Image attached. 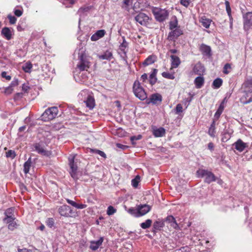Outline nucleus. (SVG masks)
Here are the masks:
<instances>
[{"mask_svg": "<svg viewBox=\"0 0 252 252\" xmlns=\"http://www.w3.org/2000/svg\"><path fill=\"white\" fill-rule=\"evenodd\" d=\"M152 12L157 22H163L168 18L169 11L165 8L153 7Z\"/></svg>", "mask_w": 252, "mask_h": 252, "instance_id": "nucleus-1", "label": "nucleus"}, {"mask_svg": "<svg viewBox=\"0 0 252 252\" xmlns=\"http://www.w3.org/2000/svg\"><path fill=\"white\" fill-rule=\"evenodd\" d=\"M75 157L70 155L68 157L69 165L70 166L69 173L75 181H77L82 176V172L78 170L77 162L75 161Z\"/></svg>", "mask_w": 252, "mask_h": 252, "instance_id": "nucleus-2", "label": "nucleus"}, {"mask_svg": "<svg viewBox=\"0 0 252 252\" xmlns=\"http://www.w3.org/2000/svg\"><path fill=\"white\" fill-rule=\"evenodd\" d=\"M133 91L135 95L140 100H144L147 97L144 89L138 80L134 81L133 85Z\"/></svg>", "mask_w": 252, "mask_h": 252, "instance_id": "nucleus-3", "label": "nucleus"}, {"mask_svg": "<svg viewBox=\"0 0 252 252\" xmlns=\"http://www.w3.org/2000/svg\"><path fill=\"white\" fill-rule=\"evenodd\" d=\"M58 113V109L54 106L46 109L41 116V119L45 122H47L54 119Z\"/></svg>", "mask_w": 252, "mask_h": 252, "instance_id": "nucleus-4", "label": "nucleus"}, {"mask_svg": "<svg viewBox=\"0 0 252 252\" xmlns=\"http://www.w3.org/2000/svg\"><path fill=\"white\" fill-rule=\"evenodd\" d=\"M198 177L204 178L205 182L210 184L216 180V177L215 175L211 171L207 170L199 169L196 172Z\"/></svg>", "mask_w": 252, "mask_h": 252, "instance_id": "nucleus-5", "label": "nucleus"}, {"mask_svg": "<svg viewBox=\"0 0 252 252\" xmlns=\"http://www.w3.org/2000/svg\"><path fill=\"white\" fill-rule=\"evenodd\" d=\"M59 213L62 216L65 217H74L77 216V212L74 211L70 206L67 205H63L59 208Z\"/></svg>", "mask_w": 252, "mask_h": 252, "instance_id": "nucleus-6", "label": "nucleus"}, {"mask_svg": "<svg viewBox=\"0 0 252 252\" xmlns=\"http://www.w3.org/2000/svg\"><path fill=\"white\" fill-rule=\"evenodd\" d=\"M79 59V61L77 65V68L81 71L87 70L91 65L88 59L83 54L80 55Z\"/></svg>", "mask_w": 252, "mask_h": 252, "instance_id": "nucleus-7", "label": "nucleus"}, {"mask_svg": "<svg viewBox=\"0 0 252 252\" xmlns=\"http://www.w3.org/2000/svg\"><path fill=\"white\" fill-rule=\"evenodd\" d=\"M135 21L142 26H147L149 24L150 18L144 13H139L135 17Z\"/></svg>", "mask_w": 252, "mask_h": 252, "instance_id": "nucleus-8", "label": "nucleus"}, {"mask_svg": "<svg viewBox=\"0 0 252 252\" xmlns=\"http://www.w3.org/2000/svg\"><path fill=\"white\" fill-rule=\"evenodd\" d=\"M34 147L35 151L39 154L47 157L51 155V152L46 149L44 144L42 142L35 144Z\"/></svg>", "mask_w": 252, "mask_h": 252, "instance_id": "nucleus-9", "label": "nucleus"}, {"mask_svg": "<svg viewBox=\"0 0 252 252\" xmlns=\"http://www.w3.org/2000/svg\"><path fill=\"white\" fill-rule=\"evenodd\" d=\"M182 30L179 28H176L175 30H172L168 35L167 39L170 41H175L179 36L183 34Z\"/></svg>", "mask_w": 252, "mask_h": 252, "instance_id": "nucleus-10", "label": "nucleus"}, {"mask_svg": "<svg viewBox=\"0 0 252 252\" xmlns=\"http://www.w3.org/2000/svg\"><path fill=\"white\" fill-rule=\"evenodd\" d=\"M151 206L147 205H140L137 206L138 215L137 217H140L145 215L151 210Z\"/></svg>", "mask_w": 252, "mask_h": 252, "instance_id": "nucleus-11", "label": "nucleus"}, {"mask_svg": "<svg viewBox=\"0 0 252 252\" xmlns=\"http://www.w3.org/2000/svg\"><path fill=\"white\" fill-rule=\"evenodd\" d=\"M251 26H252V12H248L244 16V28L246 31H248Z\"/></svg>", "mask_w": 252, "mask_h": 252, "instance_id": "nucleus-12", "label": "nucleus"}, {"mask_svg": "<svg viewBox=\"0 0 252 252\" xmlns=\"http://www.w3.org/2000/svg\"><path fill=\"white\" fill-rule=\"evenodd\" d=\"M92 8L93 6L91 5H85L80 7L77 11V14L80 16V19L87 15Z\"/></svg>", "mask_w": 252, "mask_h": 252, "instance_id": "nucleus-13", "label": "nucleus"}, {"mask_svg": "<svg viewBox=\"0 0 252 252\" xmlns=\"http://www.w3.org/2000/svg\"><path fill=\"white\" fill-rule=\"evenodd\" d=\"M162 99L161 94L158 93L154 94L150 96L148 103H152L153 104H158L162 101Z\"/></svg>", "mask_w": 252, "mask_h": 252, "instance_id": "nucleus-14", "label": "nucleus"}, {"mask_svg": "<svg viewBox=\"0 0 252 252\" xmlns=\"http://www.w3.org/2000/svg\"><path fill=\"white\" fill-rule=\"evenodd\" d=\"M103 242V237H101L97 241H92L90 242V248L93 251H96L102 245Z\"/></svg>", "mask_w": 252, "mask_h": 252, "instance_id": "nucleus-15", "label": "nucleus"}, {"mask_svg": "<svg viewBox=\"0 0 252 252\" xmlns=\"http://www.w3.org/2000/svg\"><path fill=\"white\" fill-rule=\"evenodd\" d=\"M106 32L104 30H100L96 31L91 37V39L93 41H95L100 39L104 36Z\"/></svg>", "mask_w": 252, "mask_h": 252, "instance_id": "nucleus-16", "label": "nucleus"}, {"mask_svg": "<svg viewBox=\"0 0 252 252\" xmlns=\"http://www.w3.org/2000/svg\"><path fill=\"white\" fill-rule=\"evenodd\" d=\"M153 134L156 137H162L165 134V130L163 127L155 128L153 130Z\"/></svg>", "mask_w": 252, "mask_h": 252, "instance_id": "nucleus-17", "label": "nucleus"}, {"mask_svg": "<svg viewBox=\"0 0 252 252\" xmlns=\"http://www.w3.org/2000/svg\"><path fill=\"white\" fill-rule=\"evenodd\" d=\"M204 66L199 63H196L193 67V71L196 74L201 75L204 71Z\"/></svg>", "mask_w": 252, "mask_h": 252, "instance_id": "nucleus-18", "label": "nucleus"}, {"mask_svg": "<svg viewBox=\"0 0 252 252\" xmlns=\"http://www.w3.org/2000/svg\"><path fill=\"white\" fill-rule=\"evenodd\" d=\"M1 35L7 40H10L11 39L12 32L9 28H3L1 31Z\"/></svg>", "mask_w": 252, "mask_h": 252, "instance_id": "nucleus-19", "label": "nucleus"}, {"mask_svg": "<svg viewBox=\"0 0 252 252\" xmlns=\"http://www.w3.org/2000/svg\"><path fill=\"white\" fill-rule=\"evenodd\" d=\"M66 201L69 204L75 207L77 209H83L86 208L87 207L86 204H78V203H76L75 201L71 200L68 198L66 199Z\"/></svg>", "mask_w": 252, "mask_h": 252, "instance_id": "nucleus-20", "label": "nucleus"}, {"mask_svg": "<svg viewBox=\"0 0 252 252\" xmlns=\"http://www.w3.org/2000/svg\"><path fill=\"white\" fill-rule=\"evenodd\" d=\"M166 221L170 223L171 226H172L175 229H178L179 228V225L175 220V219L173 216H168L166 218Z\"/></svg>", "mask_w": 252, "mask_h": 252, "instance_id": "nucleus-21", "label": "nucleus"}, {"mask_svg": "<svg viewBox=\"0 0 252 252\" xmlns=\"http://www.w3.org/2000/svg\"><path fill=\"white\" fill-rule=\"evenodd\" d=\"M87 107L90 109H92L95 106V100L94 98L90 95H89L87 100L85 101Z\"/></svg>", "mask_w": 252, "mask_h": 252, "instance_id": "nucleus-22", "label": "nucleus"}, {"mask_svg": "<svg viewBox=\"0 0 252 252\" xmlns=\"http://www.w3.org/2000/svg\"><path fill=\"white\" fill-rule=\"evenodd\" d=\"M200 50L203 54L206 56L211 55V49L209 46L202 44L200 47Z\"/></svg>", "mask_w": 252, "mask_h": 252, "instance_id": "nucleus-23", "label": "nucleus"}, {"mask_svg": "<svg viewBox=\"0 0 252 252\" xmlns=\"http://www.w3.org/2000/svg\"><path fill=\"white\" fill-rule=\"evenodd\" d=\"M171 59V65L173 68H177L181 63L179 58L175 55L170 56Z\"/></svg>", "mask_w": 252, "mask_h": 252, "instance_id": "nucleus-24", "label": "nucleus"}, {"mask_svg": "<svg viewBox=\"0 0 252 252\" xmlns=\"http://www.w3.org/2000/svg\"><path fill=\"white\" fill-rule=\"evenodd\" d=\"M158 70L157 69H153L152 72L150 75L149 82L152 85H154L157 81V78L156 77Z\"/></svg>", "mask_w": 252, "mask_h": 252, "instance_id": "nucleus-25", "label": "nucleus"}, {"mask_svg": "<svg viewBox=\"0 0 252 252\" xmlns=\"http://www.w3.org/2000/svg\"><path fill=\"white\" fill-rule=\"evenodd\" d=\"M199 22L204 27L207 29L209 28L212 20L207 18L205 16H202L200 18Z\"/></svg>", "mask_w": 252, "mask_h": 252, "instance_id": "nucleus-26", "label": "nucleus"}, {"mask_svg": "<svg viewBox=\"0 0 252 252\" xmlns=\"http://www.w3.org/2000/svg\"><path fill=\"white\" fill-rule=\"evenodd\" d=\"M235 149L239 152H242L246 147V144L241 139L237 140L235 143Z\"/></svg>", "mask_w": 252, "mask_h": 252, "instance_id": "nucleus-27", "label": "nucleus"}, {"mask_svg": "<svg viewBox=\"0 0 252 252\" xmlns=\"http://www.w3.org/2000/svg\"><path fill=\"white\" fill-rule=\"evenodd\" d=\"M194 82L196 88L200 89L204 84V79L202 76H198L195 79Z\"/></svg>", "mask_w": 252, "mask_h": 252, "instance_id": "nucleus-28", "label": "nucleus"}, {"mask_svg": "<svg viewBox=\"0 0 252 252\" xmlns=\"http://www.w3.org/2000/svg\"><path fill=\"white\" fill-rule=\"evenodd\" d=\"M98 58L101 60H110L113 58V55L111 52L107 51L103 54L99 55Z\"/></svg>", "mask_w": 252, "mask_h": 252, "instance_id": "nucleus-29", "label": "nucleus"}, {"mask_svg": "<svg viewBox=\"0 0 252 252\" xmlns=\"http://www.w3.org/2000/svg\"><path fill=\"white\" fill-rule=\"evenodd\" d=\"M32 158H29L27 161L24 164V172L27 174L29 172L31 167L32 166Z\"/></svg>", "mask_w": 252, "mask_h": 252, "instance_id": "nucleus-30", "label": "nucleus"}, {"mask_svg": "<svg viewBox=\"0 0 252 252\" xmlns=\"http://www.w3.org/2000/svg\"><path fill=\"white\" fill-rule=\"evenodd\" d=\"M164 226V222L162 220H158L154 223V229L160 230Z\"/></svg>", "mask_w": 252, "mask_h": 252, "instance_id": "nucleus-31", "label": "nucleus"}, {"mask_svg": "<svg viewBox=\"0 0 252 252\" xmlns=\"http://www.w3.org/2000/svg\"><path fill=\"white\" fill-rule=\"evenodd\" d=\"M156 57L155 56H149L143 62V64L145 66L150 65L155 62Z\"/></svg>", "mask_w": 252, "mask_h": 252, "instance_id": "nucleus-32", "label": "nucleus"}, {"mask_svg": "<svg viewBox=\"0 0 252 252\" xmlns=\"http://www.w3.org/2000/svg\"><path fill=\"white\" fill-rule=\"evenodd\" d=\"M215 121H213L209 128L208 134L210 136L214 137L215 136Z\"/></svg>", "mask_w": 252, "mask_h": 252, "instance_id": "nucleus-33", "label": "nucleus"}, {"mask_svg": "<svg viewBox=\"0 0 252 252\" xmlns=\"http://www.w3.org/2000/svg\"><path fill=\"white\" fill-rule=\"evenodd\" d=\"M222 80L220 78L215 79L213 82L212 86L214 89H218L222 85Z\"/></svg>", "mask_w": 252, "mask_h": 252, "instance_id": "nucleus-34", "label": "nucleus"}, {"mask_svg": "<svg viewBox=\"0 0 252 252\" xmlns=\"http://www.w3.org/2000/svg\"><path fill=\"white\" fill-rule=\"evenodd\" d=\"M152 223V220L150 219H148L145 222L141 223L140 224V226L143 229H147V228H149L151 226Z\"/></svg>", "mask_w": 252, "mask_h": 252, "instance_id": "nucleus-35", "label": "nucleus"}, {"mask_svg": "<svg viewBox=\"0 0 252 252\" xmlns=\"http://www.w3.org/2000/svg\"><path fill=\"white\" fill-rule=\"evenodd\" d=\"M162 76L165 78L169 79H174L175 78L174 73L169 72H163L162 73Z\"/></svg>", "mask_w": 252, "mask_h": 252, "instance_id": "nucleus-36", "label": "nucleus"}, {"mask_svg": "<svg viewBox=\"0 0 252 252\" xmlns=\"http://www.w3.org/2000/svg\"><path fill=\"white\" fill-rule=\"evenodd\" d=\"M61 2L63 4L65 5L66 7H69L75 3V0H61Z\"/></svg>", "mask_w": 252, "mask_h": 252, "instance_id": "nucleus-37", "label": "nucleus"}, {"mask_svg": "<svg viewBox=\"0 0 252 252\" xmlns=\"http://www.w3.org/2000/svg\"><path fill=\"white\" fill-rule=\"evenodd\" d=\"M32 68V64L31 63H27L25 65L23 66V69L26 72H31Z\"/></svg>", "mask_w": 252, "mask_h": 252, "instance_id": "nucleus-38", "label": "nucleus"}, {"mask_svg": "<svg viewBox=\"0 0 252 252\" xmlns=\"http://www.w3.org/2000/svg\"><path fill=\"white\" fill-rule=\"evenodd\" d=\"M6 157L13 159L16 157V154L14 151L10 150L6 153Z\"/></svg>", "mask_w": 252, "mask_h": 252, "instance_id": "nucleus-39", "label": "nucleus"}, {"mask_svg": "<svg viewBox=\"0 0 252 252\" xmlns=\"http://www.w3.org/2000/svg\"><path fill=\"white\" fill-rule=\"evenodd\" d=\"M116 212V209H115L113 206H109L107 210V214L109 216L113 215Z\"/></svg>", "mask_w": 252, "mask_h": 252, "instance_id": "nucleus-40", "label": "nucleus"}, {"mask_svg": "<svg viewBox=\"0 0 252 252\" xmlns=\"http://www.w3.org/2000/svg\"><path fill=\"white\" fill-rule=\"evenodd\" d=\"M139 180L140 177L139 176H137L134 179L132 180L131 184L134 188H136L138 186Z\"/></svg>", "mask_w": 252, "mask_h": 252, "instance_id": "nucleus-41", "label": "nucleus"}, {"mask_svg": "<svg viewBox=\"0 0 252 252\" xmlns=\"http://www.w3.org/2000/svg\"><path fill=\"white\" fill-rule=\"evenodd\" d=\"M127 212L133 216L137 217L138 215L137 209L134 208H130L127 210Z\"/></svg>", "mask_w": 252, "mask_h": 252, "instance_id": "nucleus-42", "label": "nucleus"}, {"mask_svg": "<svg viewBox=\"0 0 252 252\" xmlns=\"http://www.w3.org/2000/svg\"><path fill=\"white\" fill-rule=\"evenodd\" d=\"M123 42L121 44L120 47L122 51H124L125 49L127 47L128 43L126 41L124 37H123Z\"/></svg>", "mask_w": 252, "mask_h": 252, "instance_id": "nucleus-43", "label": "nucleus"}, {"mask_svg": "<svg viewBox=\"0 0 252 252\" xmlns=\"http://www.w3.org/2000/svg\"><path fill=\"white\" fill-rule=\"evenodd\" d=\"M231 69V65L229 63H226L224 65L223 69V72L225 74H227L229 73L230 71L229 69Z\"/></svg>", "mask_w": 252, "mask_h": 252, "instance_id": "nucleus-44", "label": "nucleus"}, {"mask_svg": "<svg viewBox=\"0 0 252 252\" xmlns=\"http://www.w3.org/2000/svg\"><path fill=\"white\" fill-rule=\"evenodd\" d=\"M13 208H8L6 210V211L4 212V214L6 217H13Z\"/></svg>", "mask_w": 252, "mask_h": 252, "instance_id": "nucleus-45", "label": "nucleus"}, {"mask_svg": "<svg viewBox=\"0 0 252 252\" xmlns=\"http://www.w3.org/2000/svg\"><path fill=\"white\" fill-rule=\"evenodd\" d=\"M132 0H123V5H122V7L128 10V6L130 5V3L131 2Z\"/></svg>", "mask_w": 252, "mask_h": 252, "instance_id": "nucleus-46", "label": "nucleus"}, {"mask_svg": "<svg viewBox=\"0 0 252 252\" xmlns=\"http://www.w3.org/2000/svg\"><path fill=\"white\" fill-rule=\"evenodd\" d=\"M225 5L226 10L227 11V13L228 16L230 17L231 16V8H230L229 2H228V1L226 0L225 1Z\"/></svg>", "mask_w": 252, "mask_h": 252, "instance_id": "nucleus-47", "label": "nucleus"}, {"mask_svg": "<svg viewBox=\"0 0 252 252\" xmlns=\"http://www.w3.org/2000/svg\"><path fill=\"white\" fill-rule=\"evenodd\" d=\"M15 219V218L14 217H6L3 219V220L6 223L10 224V223H12V222H13Z\"/></svg>", "mask_w": 252, "mask_h": 252, "instance_id": "nucleus-48", "label": "nucleus"}, {"mask_svg": "<svg viewBox=\"0 0 252 252\" xmlns=\"http://www.w3.org/2000/svg\"><path fill=\"white\" fill-rule=\"evenodd\" d=\"M245 88L252 87V79H248L243 84Z\"/></svg>", "mask_w": 252, "mask_h": 252, "instance_id": "nucleus-49", "label": "nucleus"}, {"mask_svg": "<svg viewBox=\"0 0 252 252\" xmlns=\"http://www.w3.org/2000/svg\"><path fill=\"white\" fill-rule=\"evenodd\" d=\"M7 18L9 20L10 24H12V25L14 24L17 21L16 18L15 17H14V16L8 15L7 16Z\"/></svg>", "mask_w": 252, "mask_h": 252, "instance_id": "nucleus-50", "label": "nucleus"}, {"mask_svg": "<svg viewBox=\"0 0 252 252\" xmlns=\"http://www.w3.org/2000/svg\"><path fill=\"white\" fill-rule=\"evenodd\" d=\"M223 108H224V107L223 106V104L221 103L219 109H218L217 111L216 112V113H215V116H220V115L221 114L223 110Z\"/></svg>", "mask_w": 252, "mask_h": 252, "instance_id": "nucleus-51", "label": "nucleus"}, {"mask_svg": "<svg viewBox=\"0 0 252 252\" xmlns=\"http://www.w3.org/2000/svg\"><path fill=\"white\" fill-rule=\"evenodd\" d=\"M17 223L13 221L12 222V223H10V224H8V228L10 230H13L15 228L17 227Z\"/></svg>", "mask_w": 252, "mask_h": 252, "instance_id": "nucleus-52", "label": "nucleus"}, {"mask_svg": "<svg viewBox=\"0 0 252 252\" xmlns=\"http://www.w3.org/2000/svg\"><path fill=\"white\" fill-rule=\"evenodd\" d=\"M175 111L176 114H179L180 112H182L183 111L182 105L181 104H178L176 105Z\"/></svg>", "mask_w": 252, "mask_h": 252, "instance_id": "nucleus-53", "label": "nucleus"}, {"mask_svg": "<svg viewBox=\"0 0 252 252\" xmlns=\"http://www.w3.org/2000/svg\"><path fill=\"white\" fill-rule=\"evenodd\" d=\"M180 2H181V4H182L186 7H187L189 5V4L190 2V0H181Z\"/></svg>", "mask_w": 252, "mask_h": 252, "instance_id": "nucleus-54", "label": "nucleus"}, {"mask_svg": "<svg viewBox=\"0 0 252 252\" xmlns=\"http://www.w3.org/2000/svg\"><path fill=\"white\" fill-rule=\"evenodd\" d=\"M19 84L18 80L16 78H14V80L11 82L10 86H11L12 88L17 86Z\"/></svg>", "mask_w": 252, "mask_h": 252, "instance_id": "nucleus-55", "label": "nucleus"}, {"mask_svg": "<svg viewBox=\"0 0 252 252\" xmlns=\"http://www.w3.org/2000/svg\"><path fill=\"white\" fill-rule=\"evenodd\" d=\"M13 88L11 86H9L5 89V93L7 94H9L12 93Z\"/></svg>", "mask_w": 252, "mask_h": 252, "instance_id": "nucleus-56", "label": "nucleus"}, {"mask_svg": "<svg viewBox=\"0 0 252 252\" xmlns=\"http://www.w3.org/2000/svg\"><path fill=\"white\" fill-rule=\"evenodd\" d=\"M177 22H170V25H169L170 29L171 30H173L174 29H176V28L177 27Z\"/></svg>", "mask_w": 252, "mask_h": 252, "instance_id": "nucleus-57", "label": "nucleus"}, {"mask_svg": "<svg viewBox=\"0 0 252 252\" xmlns=\"http://www.w3.org/2000/svg\"><path fill=\"white\" fill-rule=\"evenodd\" d=\"M47 224L50 227H52L54 225V220L53 219H49L47 221Z\"/></svg>", "mask_w": 252, "mask_h": 252, "instance_id": "nucleus-58", "label": "nucleus"}, {"mask_svg": "<svg viewBox=\"0 0 252 252\" xmlns=\"http://www.w3.org/2000/svg\"><path fill=\"white\" fill-rule=\"evenodd\" d=\"M142 138V136L141 135H138L137 136H133L130 137V140L132 142L134 140H138L141 139Z\"/></svg>", "mask_w": 252, "mask_h": 252, "instance_id": "nucleus-59", "label": "nucleus"}, {"mask_svg": "<svg viewBox=\"0 0 252 252\" xmlns=\"http://www.w3.org/2000/svg\"><path fill=\"white\" fill-rule=\"evenodd\" d=\"M14 14L16 16L20 17L22 15L23 12L21 10L16 9L14 10Z\"/></svg>", "mask_w": 252, "mask_h": 252, "instance_id": "nucleus-60", "label": "nucleus"}, {"mask_svg": "<svg viewBox=\"0 0 252 252\" xmlns=\"http://www.w3.org/2000/svg\"><path fill=\"white\" fill-rule=\"evenodd\" d=\"M7 73L5 71H3L1 73V76L3 78H5L7 80H10L11 78L10 76H7L6 75Z\"/></svg>", "mask_w": 252, "mask_h": 252, "instance_id": "nucleus-61", "label": "nucleus"}, {"mask_svg": "<svg viewBox=\"0 0 252 252\" xmlns=\"http://www.w3.org/2000/svg\"><path fill=\"white\" fill-rule=\"evenodd\" d=\"M29 89H30V87H29V86L27 84H24L22 85V89L24 92H27L29 90Z\"/></svg>", "mask_w": 252, "mask_h": 252, "instance_id": "nucleus-62", "label": "nucleus"}, {"mask_svg": "<svg viewBox=\"0 0 252 252\" xmlns=\"http://www.w3.org/2000/svg\"><path fill=\"white\" fill-rule=\"evenodd\" d=\"M147 79H148V75L146 73H144L141 76V80H142L143 82H145L146 80H147Z\"/></svg>", "mask_w": 252, "mask_h": 252, "instance_id": "nucleus-63", "label": "nucleus"}, {"mask_svg": "<svg viewBox=\"0 0 252 252\" xmlns=\"http://www.w3.org/2000/svg\"><path fill=\"white\" fill-rule=\"evenodd\" d=\"M18 252H31L32 251L31 250H29L26 248H24L22 249H18Z\"/></svg>", "mask_w": 252, "mask_h": 252, "instance_id": "nucleus-64", "label": "nucleus"}]
</instances>
